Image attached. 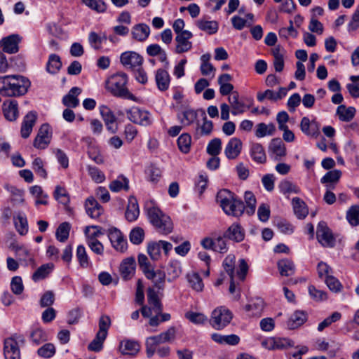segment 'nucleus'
Instances as JSON below:
<instances>
[{"label": "nucleus", "mask_w": 359, "mask_h": 359, "mask_svg": "<svg viewBox=\"0 0 359 359\" xmlns=\"http://www.w3.org/2000/svg\"><path fill=\"white\" fill-rule=\"evenodd\" d=\"M31 82L22 75H6L0 76V95L4 97H20L25 95Z\"/></svg>", "instance_id": "f257e3e1"}, {"label": "nucleus", "mask_w": 359, "mask_h": 359, "mask_svg": "<svg viewBox=\"0 0 359 359\" xmlns=\"http://www.w3.org/2000/svg\"><path fill=\"white\" fill-rule=\"evenodd\" d=\"M217 201L227 215L239 217L244 212V203L228 189H222L217 193Z\"/></svg>", "instance_id": "f03ea898"}, {"label": "nucleus", "mask_w": 359, "mask_h": 359, "mask_svg": "<svg viewBox=\"0 0 359 359\" xmlns=\"http://www.w3.org/2000/svg\"><path fill=\"white\" fill-rule=\"evenodd\" d=\"M128 76L126 73L118 72L107 81V90L114 96L135 100L134 95L130 93L126 85Z\"/></svg>", "instance_id": "7ed1b4c3"}, {"label": "nucleus", "mask_w": 359, "mask_h": 359, "mask_svg": "<svg viewBox=\"0 0 359 359\" xmlns=\"http://www.w3.org/2000/svg\"><path fill=\"white\" fill-rule=\"evenodd\" d=\"M177 329L174 326L159 334L149 337L146 339V353L148 358H151L156 353V347L164 343H172L176 339Z\"/></svg>", "instance_id": "20e7f679"}, {"label": "nucleus", "mask_w": 359, "mask_h": 359, "mask_svg": "<svg viewBox=\"0 0 359 359\" xmlns=\"http://www.w3.org/2000/svg\"><path fill=\"white\" fill-rule=\"evenodd\" d=\"M147 215L150 222L161 233L168 234L172 230V223L170 217L163 214L157 207L147 208Z\"/></svg>", "instance_id": "39448f33"}, {"label": "nucleus", "mask_w": 359, "mask_h": 359, "mask_svg": "<svg viewBox=\"0 0 359 359\" xmlns=\"http://www.w3.org/2000/svg\"><path fill=\"white\" fill-rule=\"evenodd\" d=\"M25 343V338L20 334H14L4 340V355L5 359H20L19 344Z\"/></svg>", "instance_id": "423d86ee"}, {"label": "nucleus", "mask_w": 359, "mask_h": 359, "mask_svg": "<svg viewBox=\"0 0 359 359\" xmlns=\"http://www.w3.org/2000/svg\"><path fill=\"white\" fill-rule=\"evenodd\" d=\"M231 312L225 307L221 306L212 312L210 323L213 328L222 330L231 322Z\"/></svg>", "instance_id": "0eeeda50"}, {"label": "nucleus", "mask_w": 359, "mask_h": 359, "mask_svg": "<svg viewBox=\"0 0 359 359\" xmlns=\"http://www.w3.org/2000/svg\"><path fill=\"white\" fill-rule=\"evenodd\" d=\"M128 119L134 123L139 124L142 126H149L152 122L151 114L146 110L135 107L126 110Z\"/></svg>", "instance_id": "6e6552de"}, {"label": "nucleus", "mask_w": 359, "mask_h": 359, "mask_svg": "<svg viewBox=\"0 0 359 359\" xmlns=\"http://www.w3.org/2000/svg\"><path fill=\"white\" fill-rule=\"evenodd\" d=\"M316 237L318 241L324 247L332 248L335 244V239L331 230L325 222H320L317 226Z\"/></svg>", "instance_id": "1a4fd4ad"}, {"label": "nucleus", "mask_w": 359, "mask_h": 359, "mask_svg": "<svg viewBox=\"0 0 359 359\" xmlns=\"http://www.w3.org/2000/svg\"><path fill=\"white\" fill-rule=\"evenodd\" d=\"M107 233L113 248L116 251L124 252L127 250V240L119 229L116 227L109 228Z\"/></svg>", "instance_id": "9d476101"}, {"label": "nucleus", "mask_w": 359, "mask_h": 359, "mask_svg": "<svg viewBox=\"0 0 359 359\" xmlns=\"http://www.w3.org/2000/svg\"><path fill=\"white\" fill-rule=\"evenodd\" d=\"M22 41V37L18 34H13L4 37L0 41V47L4 52L13 54L19 50V43Z\"/></svg>", "instance_id": "9b49d317"}, {"label": "nucleus", "mask_w": 359, "mask_h": 359, "mask_svg": "<svg viewBox=\"0 0 359 359\" xmlns=\"http://www.w3.org/2000/svg\"><path fill=\"white\" fill-rule=\"evenodd\" d=\"M192 36L193 34L189 31H185V32H182L181 34L176 35L175 39L176 41L175 52L177 54H181L190 50L192 48V43L189 39Z\"/></svg>", "instance_id": "f8f14e48"}, {"label": "nucleus", "mask_w": 359, "mask_h": 359, "mask_svg": "<svg viewBox=\"0 0 359 359\" xmlns=\"http://www.w3.org/2000/svg\"><path fill=\"white\" fill-rule=\"evenodd\" d=\"M120 60L125 67L134 69L142 66L143 57L135 51H126L121 55Z\"/></svg>", "instance_id": "ddd939ff"}, {"label": "nucleus", "mask_w": 359, "mask_h": 359, "mask_svg": "<svg viewBox=\"0 0 359 359\" xmlns=\"http://www.w3.org/2000/svg\"><path fill=\"white\" fill-rule=\"evenodd\" d=\"M51 135L50 134V126L48 124H43L38 132L34 141V147L44 149L48 147L50 142Z\"/></svg>", "instance_id": "4468645a"}, {"label": "nucleus", "mask_w": 359, "mask_h": 359, "mask_svg": "<svg viewBox=\"0 0 359 359\" xmlns=\"http://www.w3.org/2000/svg\"><path fill=\"white\" fill-rule=\"evenodd\" d=\"M320 123L315 119L310 121L308 117L304 116L301 120V130L307 136L316 138L320 134Z\"/></svg>", "instance_id": "2eb2a0df"}, {"label": "nucleus", "mask_w": 359, "mask_h": 359, "mask_svg": "<svg viewBox=\"0 0 359 359\" xmlns=\"http://www.w3.org/2000/svg\"><path fill=\"white\" fill-rule=\"evenodd\" d=\"M242 149V142L239 138L233 137L227 143L224 154L227 158L235 159L241 154Z\"/></svg>", "instance_id": "dca6fc26"}, {"label": "nucleus", "mask_w": 359, "mask_h": 359, "mask_svg": "<svg viewBox=\"0 0 359 359\" xmlns=\"http://www.w3.org/2000/svg\"><path fill=\"white\" fill-rule=\"evenodd\" d=\"M224 236L227 239L240 243L244 240L245 231L239 224L233 223L224 233Z\"/></svg>", "instance_id": "f3484780"}, {"label": "nucleus", "mask_w": 359, "mask_h": 359, "mask_svg": "<svg viewBox=\"0 0 359 359\" xmlns=\"http://www.w3.org/2000/svg\"><path fill=\"white\" fill-rule=\"evenodd\" d=\"M155 81L159 90L165 91L168 89L170 83V76L165 68H160L156 71Z\"/></svg>", "instance_id": "a211bd4d"}, {"label": "nucleus", "mask_w": 359, "mask_h": 359, "mask_svg": "<svg viewBox=\"0 0 359 359\" xmlns=\"http://www.w3.org/2000/svg\"><path fill=\"white\" fill-rule=\"evenodd\" d=\"M37 118V115L34 111H29L24 118L21 126V136L23 138H27L32 131Z\"/></svg>", "instance_id": "6ab92c4d"}, {"label": "nucleus", "mask_w": 359, "mask_h": 359, "mask_svg": "<svg viewBox=\"0 0 359 359\" xmlns=\"http://www.w3.org/2000/svg\"><path fill=\"white\" fill-rule=\"evenodd\" d=\"M81 93V89L79 87H73L69 93L62 98V103L67 107L75 108L79 104L78 95Z\"/></svg>", "instance_id": "aec40b11"}, {"label": "nucleus", "mask_w": 359, "mask_h": 359, "mask_svg": "<svg viewBox=\"0 0 359 359\" xmlns=\"http://www.w3.org/2000/svg\"><path fill=\"white\" fill-rule=\"evenodd\" d=\"M119 350L123 355L134 356L140 350V345L136 341L123 340L120 343Z\"/></svg>", "instance_id": "412c9836"}, {"label": "nucleus", "mask_w": 359, "mask_h": 359, "mask_svg": "<svg viewBox=\"0 0 359 359\" xmlns=\"http://www.w3.org/2000/svg\"><path fill=\"white\" fill-rule=\"evenodd\" d=\"M135 269V261L133 257L125 259L120 265V273L122 277L125 279L130 278L134 273Z\"/></svg>", "instance_id": "4be33fe9"}, {"label": "nucleus", "mask_w": 359, "mask_h": 359, "mask_svg": "<svg viewBox=\"0 0 359 359\" xmlns=\"http://www.w3.org/2000/svg\"><path fill=\"white\" fill-rule=\"evenodd\" d=\"M131 34L135 40L144 41L149 36L150 28L144 23H140L133 27Z\"/></svg>", "instance_id": "5701e85b"}, {"label": "nucleus", "mask_w": 359, "mask_h": 359, "mask_svg": "<svg viewBox=\"0 0 359 359\" xmlns=\"http://www.w3.org/2000/svg\"><path fill=\"white\" fill-rule=\"evenodd\" d=\"M85 207L87 214L92 218L99 217L102 212V206L93 197L86 199Z\"/></svg>", "instance_id": "b1692460"}, {"label": "nucleus", "mask_w": 359, "mask_h": 359, "mask_svg": "<svg viewBox=\"0 0 359 359\" xmlns=\"http://www.w3.org/2000/svg\"><path fill=\"white\" fill-rule=\"evenodd\" d=\"M269 151L274 155V159L276 161L286 154L285 146L280 138H275L271 140Z\"/></svg>", "instance_id": "393cba45"}, {"label": "nucleus", "mask_w": 359, "mask_h": 359, "mask_svg": "<svg viewBox=\"0 0 359 359\" xmlns=\"http://www.w3.org/2000/svg\"><path fill=\"white\" fill-rule=\"evenodd\" d=\"M140 214L139 206L136 198L133 196L129 198L128 205L126 211V218L128 222L135 221Z\"/></svg>", "instance_id": "a878e982"}, {"label": "nucleus", "mask_w": 359, "mask_h": 359, "mask_svg": "<svg viewBox=\"0 0 359 359\" xmlns=\"http://www.w3.org/2000/svg\"><path fill=\"white\" fill-rule=\"evenodd\" d=\"M264 307V303L262 299L255 298L248 304L245 305V310L249 312L252 316H260Z\"/></svg>", "instance_id": "bb28decb"}, {"label": "nucleus", "mask_w": 359, "mask_h": 359, "mask_svg": "<svg viewBox=\"0 0 359 359\" xmlns=\"http://www.w3.org/2000/svg\"><path fill=\"white\" fill-rule=\"evenodd\" d=\"M18 104L16 100H10L8 103H4V114L5 118L13 121L16 120L18 116Z\"/></svg>", "instance_id": "cd10ccee"}, {"label": "nucleus", "mask_w": 359, "mask_h": 359, "mask_svg": "<svg viewBox=\"0 0 359 359\" xmlns=\"http://www.w3.org/2000/svg\"><path fill=\"white\" fill-rule=\"evenodd\" d=\"M14 225L16 231L22 236L26 235L28 232V222L27 217L22 212H19L13 217Z\"/></svg>", "instance_id": "c85d7f7f"}, {"label": "nucleus", "mask_w": 359, "mask_h": 359, "mask_svg": "<svg viewBox=\"0 0 359 359\" xmlns=\"http://www.w3.org/2000/svg\"><path fill=\"white\" fill-rule=\"evenodd\" d=\"M250 156L258 163H264L266 161L264 149L261 144L252 143L250 148Z\"/></svg>", "instance_id": "c756f323"}, {"label": "nucleus", "mask_w": 359, "mask_h": 359, "mask_svg": "<svg viewBox=\"0 0 359 359\" xmlns=\"http://www.w3.org/2000/svg\"><path fill=\"white\" fill-rule=\"evenodd\" d=\"M109 188L112 192H118L121 190L128 191L130 189L129 180L125 176L120 175L109 184Z\"/></svg>", "instance_id": "7c9ffc66"}, {"label": "nucleus", "mask_w": 359, "mask_h": 359, "mask_svg": "<svg viewBox=\"0 0 359 359\" xmlns=\"http://www.w3.org/2000/svg\"><path fill=\"white\" fill-rule=\"evenodd\" d=\"M278 269L281 276H292L295 272V266L293 262L288 259H283L278 261Z\"/></svg>", "instance_id": "2f4dec72"}, {"label": "nucleus", "mask_w": 359, "mask_h": 359, "mask_svg": "<svg viewBox=\"0 0 359 359\" xmlns=\"http://www.w3.org/2000/svg\"><path fill=\"white\" fill-rule=\"evenodd\" d=\"M293 210L297 218L302 219L305 218L308 213V208L306 203L299 198H294L292 201Z\"/></svg>", "instance_id": "473e14b6"}, {"label": "nucleus", "mask_w": 359, "mask_h": 359, "mask_svg": "<svg viewBox=\"0 0 359 359\" xmlns=\"http://www.w3.org/2000/svg\"><path fill=\"white\" fill-rule=\"evenodd\" d=\"M355 111L356 110L353 107H346L343 104L339 105L337 109V114L339 119L346 122L351 121L353 118Z\"/></svg>", "instance_id": "72a5a7b5"}, {"label": "nucleus", "mask_w": 359, "mask_h": 359, "mask_svg": "<svg viewBox=\"0 0 359 359\" xmlns=\"http://www.w3.org/2000/svg\"><path fill=\"white\" fill-rule=\"evenodd\" d=\"M197 111L194 109H186L184 111L178 114L177 118L181 123L187 126L194 123L197 118Z\"/></svg>", "instance_id": "f704fd0d"}, {"label": "nucleus", "mask_w": 359, "mask_h": 359, "mask_svg": "<svg viewBox=\"0 0 359 359\" xmlns=\"http://www.w3.org/2000/svg\"><path fill=\"white\" fill-rule=\"evenodd\" d=\"M54 267L53 264L48 263L41 265L39 267L32 275V280L34 282L46 278L53 271Z\"/></svg>", "instance_id": "c9c22d12"}, {"label": "nucleus", "mask_w": 359, "mask_h": 359, "mask_svg": "<svg viewBox=\"0 0 359 359\" xmlns=\"http://www.w3.org/2000/svg\"><path fill=\"white\" fill-rule=\"evenodd\" d=\"M30 194L36 198L35 205H45L48 204L47 198L48 197L47 194L43 193L42 187L38 185L32 186L29 188Z\"/></svg>", "instance_id": "e433bc0d"}, {"label": "nucleus", "mask_w": 359, "mask_h": 359, "mask_svg": "<svg viewBox=\"0 0 359 359\" xmlns=\"http://www.w3.org/2000/svg\"><path fill=\"white\" fill-rule=\"evenodd\" d=\"M148 303L152 306V310L156 313H160L163 310V306L158 297L157 293L152 288L147 290Z\"/></svg>", "instance_id": "4c0bfd02"}, {"label": "nucleus", "mask_w": 359, "mask_h": 359, "mask_svg": "<svg viewBox=\"0 0 359 359\" xmlns=\"http://www.w3.org/2000/svg\"><path fill=\"white\" fill-rule=\"evenodd\" d=\"M146 277L151 280L154 282V286L158 290H163L165 277L163 271L153 270L151 272H149Z\"/></svg>", "instance_id": "58836bf2"}, {"label": "nucleus", "mask_w": 359, "mask_h": 359, "mask_svg": "<svg viewBox=\"0 0 359 359\" xmlns=\"http://www.w3.org/2000/svg\"><path fill=\"white\" fill-rule=\"evenodd\" d=\"M62 67V62L59 55L51 54L49 55L46 64V71L52 74H56Z\"/></svg>", "instance_id": "ea45409f"}, {"label": "nucleus", "mask_w": 359, "mask_h": 359, "mask_svg": "<svg viewBox=\"0 0 359 359\" xmlns=\"http://www.w3.org/2000/svg\"><path fill=\"white\" fill-rule=\"evenodd\" d=\"M306 320V314L302 311H295L290 317L287 326L290 329L293 330L302 325Z\"/></svg>", "instance_id": "a19ab883"}, {"label": "nucleus", "mask_w": 359, "mask_h": 359, "mask_svg": "<svg viewBox=\"0 0 359 359\" xmlns=\"http://www.w3.org/2000/svg\"><path fill=\"white\" fill-rule=\"evenodd\" d=\"M238 97V93L237 92H233L232 95L228 98L229 102L232 107L231 113L233 115L242 114L245 111V104L243 102L239 101Z\"/></svg>", "instance_id": "79ce46f5"}, {"label": "nucleus", "mask_w": 359, "mask_h": 359, "mask_svg": "<svg viewBox=\"0 0 359 359\" xmlns=\"http://www.w3.org/2000/svg\"><path fill=\"white\" fill-rule=\"evenodd\" d=\"M275 130L276 128L273 123L267 125L264 123H260L256 126L255 136L261 138L266 135H273Z\"/></svg>", "instance_id": "37998d69"}, {"label": "nucleus", "mask_w": 359, "mask_h": 359, "mask_svg": "<svg viewBox=\"0 0 359 359\" xmlns=\"http://www.w3.org/2000/svg\"><path fill=\"white\" fill-rule=\"evenodd\" d=\"M346 218L351 226L359 225V205L351 206L346 212Z\"/></svg>", "instance_id": "c03bdc74"}, {"label": "nucleus", "mask_w": 359, "mask_h": 359, "mask_svg": "<svg viewBox=\"0 0 359 359\" xmlns=\"http://www.w3.org/2000/svg\"><path fill=\"white\" fill-rule=\"evenodd\" d=\"M187 280L190 286L196 291L201 292L203 289L202 278L198 273L192 272L187 274Z\"/></svg>", "instance_id": "a18cd8bd"}, {"label": "nucleus", "mask_w": 359, "mask_h": 359, "mask_svg": "<svg viewBox=\"0 0 359 359\" xmlns=\"http://www.w3.org/2000/svg\"><path fill=\"white\" fill-rule=\"evenodd\" d=\"M191 143V137L188 133L182 134L177 139L178 148L184 154L189 152Z\"/></svg>", "instance_id": "49530a36"}, {"label": "nucleus", "mask_w": 359, "mask_h": 359, "mask_svg": "<svg viewBox=\"0 0 359 359\" xmlns=\"http://www.w3.org/2000/svg\"><path fill=\"white\" fill-rule=\"evenodd\" d=\"M197 26L209 34H215L218 30V23L216 21H207L200 20L197 22Z\"/></svg>", "instance_id": "de8ad7c7"}, {"label": "nucleus", "mask_w": 359, "mask_h": 359, "mask_svg": "<svg viewBox=\"0 0 359 359\" xmlns=\"http://www.w3.org/2000/svg\"><path fill=\"white\" fill-rule=\"evenodd\" d=\"M4 188L11 194L12 200L15 202L22 203L25 201L23 190L9 184H5Z\"/></svg>", "instance_id": "09e8293b"}, {"label": "nucleus", "mask_w": 359, "mask_h": 359, "mask_svg": "<svg viewBox=\"0 0 359 359\" xmlns=\"http://www.w3.org/2000/svg\"><path fill=\"white\" fill-rule=\"evenodd\" d=\"M70 224L68 222H62L56 230L55 236L58 241H66L69 235Z\"/></svg>", "instance_id": "8fccbe9b"}, {"label": "nucleus", "mask_w": 359, "mask_h": 359, "mask_svg": "<svg viewBox=\"0 0 359 359\" xmlns=\"http://www.w3.org/2000/svg\"><path fill=\"white\" fill-rule=\"evenodd\" d=\"M225 238L224 233L222 235L214 234V251L219 253H225L227 252L228 248Z\"/></svg>", "instance_id": "3c124183"}, {"label": "nucleus", "mask_w": 359, "mask_h": 359, "mask_svg": "<svg viewBox=\"0 0 359 359\" xmlns=\"http://www.w3.org/2000/svg\"><path fill=\"white\" fill-rule=\"evenodd\" d=\"M56 349L53 344L46 343L37 350V354L43 358H50L55 353Z\"/></svg>", "instance_id": "603ef678"}, {"label": "nucleus", "mask_w": 359, "mask_h": 359, "mask_svg": "<svg viewBox=\"0 0 359 359\" xmlns=\"http://www.w3.org/2000/svg\"><path fill=\"white\" fill-rule=\"evenodd\" d=\"M107 336L97 332L95 339L89 344L88 348L95 352L100 351L103 348V344Z\"/></svg>", "instance_id": "864d4df0"}, {"label": "nucleus", "mask_w": 359, "mask_h": 359, "mask_svg": "<svg viewBox=\"0 0 359 359\" xmlns=\"http://www.w3.org/2000/svg\"><path fill=\"white\" fill-rule=\"evenodd\" d=\"M182 270L180 264L178 262H171L167 266V273L168 277V281H171L180 276Z\"/></svg>", "instance_id": "5fc2aeb1"}, {"label": "nucleus", "mask_w": 359, "mask_h": 359, "mask_svg": "<svg viewBox=\"0 0 359 359\" xmlns=\"http://www.w3.org/2000/svg\"><path fill=\"white\" fill-rule=\"evenodd\" d=\"M76 255L78 262L82 268H87L89 266L88 256L83 245H80L77 247Z\"/></svg>", "instance_id": "6e6d98bb"}, {"label": "nucleus", "mask_w": 359, "mask_h": 359, "mask_svg": "<svg viewBox=\"0 0 359 359\" xmlns=\"http://www.w3.org/2000/svg\"><path fill=\"white\" fill-rule=\"evenodd\" d=\"M130 241L133 244L139 245L144 238V231L141 227L133 229L129 235Z\"/></svg>", "instance_id": "4d7b16f0"}, {"label": "nucleus", "mask_w": 359, "mask_h": 359, "mask_svg": "<svg viewBox=\"0 0 359 359\" xmlns=\"http://www.w3.org/2000/svg\"><path fill=\"white\" fill-rule=\"evenodd\" d=\"M280 191L283 194L295 193L298 194L300 191L299 188L288 180H283L278 185Z\"/></svg>", "instance_id": "13d9d810"}, {"label": "nucleus", "mask_w": 359, "mask_h": 359, "mask_svg": "<svg viewBox=\"0 0 359 359\" xmlns=\"http://www.w3.org/2000/svg\"><path fill=\"white\" fill-rule=\"evenodd\" d=\"M222 149V141L219 138L212 139L207 146V152L208 154L216 156Z\"/></svg>", "instance_id": "bf43d9fd"}, {"label": "nucleus", "mask_w": 359, "mask_h": 359, "mask_svg": "<svg viewBox=\"0 0 359 359\" xmlns=\"http://www.w3.org/2000/svg\"><path fill=\"white\" fill-rule=\"evenodd\" d=\"M107 40L105 34L99 35L92 32L89 34L88 41L90 46L95 49H100L103 41Z\"/></svg>", "instance_id": "052dcab7"}, {"label": "nucleus", "mask_w": 359, "mask_h": 359, "mask_svg": "<svg viewBox=\"0 0 359 359\" xmlns=\"http://www.w3.org/2000/svg\"><path fill=\"white\" fill-rule=\"evenodd\" d=\"M83 2L88 7L98 13H103L107 9V5L102 0H83Z\"/></svg>", "instance_id": "680f3d73"}, {"label": "nucleus", "mask_w": 359, "mask_h": 359, "mask_svg": "<svg viewBox=\"0 0 359 359\" xmlns=\"http://www.w3.org/2000/svg\"><path fill=\"white\" fill-rule=\"evenodd\" d=\"M341 176V172L339 170H333L327 172L321 179V183L334 182L337 184Z\"/></svg>", "instance_id": "e2e57ef3"}, {"label": "nucleus", "mask_w": 359, "mask_h": 359, "mask_svg": "<svg viewBox=\"0 0 359 359\" xmlns=\"http://www.w3.org/2000/svg\"><path fill=\"white\" fill-rule=\"evenodd\" d=\"M138 264L142 272L147 276L149 272L154 270L153 266L151 265L147 257L144 254H140L137 257Z\"/></svg>", "instance_id": "0e129e2a"}, {"label": "nucleus", "mask_w": 359, "mask_h": 359, "mask_svg": "<svg viewBox=\"0 0 359 359\" xmlns=\"http://www.w3.org/2000/svg\"><path fill=\"white\" fill-rule=\"evenodd\" d=\"M30 338L36 345H39L48 339L45 331L41 328L33 330L30 334Z\"/></svg>", "instance_id": "69168bd1"}, {"label": "nucleus", "mask_w": 359, "mask_h": 359, "mask_svg": "<svg viewBox=\"0 0 359 359\" xmlns=\"http://www.w3.org/2000/svg\"><path fill=\"white\" fill-rule=\"evenodd\" d=\"M88 172L92 180L97 183H101L105 180V175L95 166H88Z\"/></svg>", "instance_id": "338daca9"}, {"label": "nucleus", "mask_w": 359, "mask_h": 359, "mask_svg": "<svg viewBox=\"0 0 359 359\" xmlns=\"http://www.w3.org/2000/svg\"><path fill=\"white\" fill-rule=\"evenodd\" d=\"M185 317L194 324H203L208 320V318L201 313L187 312Z\"/></svg>", "instance_id": "774afa93"}]
</instances>
